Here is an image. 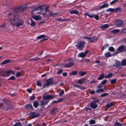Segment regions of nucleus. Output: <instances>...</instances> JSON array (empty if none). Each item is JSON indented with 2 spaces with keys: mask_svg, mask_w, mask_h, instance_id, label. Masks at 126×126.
<instances>
[{
  "mask_svg": "<svg viewBox=\"0 0 126 126\" xmlns=\"http://www.w3.org/2000/svg\"><path fill=\"white\" fill-rule=\"evenodd\" d=\"M49 7L48 6H47L45 8L44 7L39 6L33 9L31 11V14H33L34 12H36L38 14H41L43 15H46L47 14L46 13H43V11L45 10L46 12H47L48 11Z\"/></svg>",
  "mask_w": 126,
  "mask_h": 126,
  "instance_id": "f257e3e1",
  "label": "nucleus"
},
{
  "mask_svg": "<svg viewBox=\"0 0 126 126\" xmlns=\"http://www.w3.org/2000/svg\"><path fill=\"white\" fill-rule=\"evenodd\" d=\"M9 19L11 23L13 25H16V27L21 25L24 23L23 21L19 19L17 16H14L13 18H10Z\"/></svg>",
  "mask_w": 126,
  "mask_h": 126,
  "instance_id": "f03ea898",
  "label": "nucleus"
},
{
  "mask_svg": "<svg viewBox=\"0 0 126 126\" xmlns=\"http://www.w3.org/2000/svg\"><path fill=\"white\" fill-rule=\"evenodd\" d=\"M13 108L9 104H0V108L1 109H3L5 108L6 110H7L9 109H12Z\"/></svg>",
  "mask_w": 126,
  "mask_h": 126,
  "instance_id": "7ed1b4c3",
  "label": "nucleus"
},
{
  "mask_svg": "<svg viewBox=\"0 0 126 126\" xmlns=\"http://www.w3.org/2000/svg\"><path fill=\"white\" fill-rule=\"evenodd\" d=\"M85 43L84 42H82L78 43L76 46L79 50L82 49L84 47Z\"/></svg>",
  "mask_w": 126,
  "mask_h": 126,
  "instance_id": "20e7f679",
  "label": "nucleus"
},
{
  "mask_svg": "<svg viewBox=\"0 0 126 126\" xmlns=\"http://www.w3.org/2000/svg\"><path fill=\"white\" fill-rule=\"evenodd\" d=\"M115 25L117 27H120L123 25V22L119 19L116 20L114 22Z\"/></svg>",
  "mask_w": 126,
  "mask_h": 126,
  "instance_id": "39448f33",
  "label": "nucleus"
},
{
  "mask_svg": "<svg viewBox=\"0 0 126 126\" xmlns=\"http://www.w3.org/2000/svg\"><path fill=\"white\" fill-rule=\"evenodd\" d=\"M117 50L118 51H119V52H116V54L119 52H124L126 51V47L124 46H121L119 47Z\"/></svg>",
  "mask_w": 126,
  "mask_h": 126,
  "instance_id": "423d86ee",
  "label": "nucleus"
},
{
  "mask_svg": "<svg viewBox=\"0 0 126 126\" xmlns=\"http://www.w3.org/2000/svg\"><path fill=\"white\" fill-rule=\"evenodd\" d=\"M46 83L44 85L43 88L48 86L52 83V80L51 79H49L46 80Z\"/></svg>",
  "mask_w": 126,
  "mask_h": 126,
  "instance_id": "0eeeda50",
  "label": "nucleus"
},
{
  "mask_svg": "<svg viewBox=\"0 0 126 126\" xmlns=\"http://www.w3.org/2000/svg\"><path fill=\"white\" fill-rule=\"evenodd\" d=\"M25 9L24 7L22 6L16 7L14 9V11L16 13L20 12Z\"/></svg>",
  "mask_w": 126,
  "mask_h": 126,
  "instance_id": "6e6552de",
  "label": "nucleus"
},
{
  "mask_svg": "<svg viewBox=\"0 0 126 126\" xmlns=\"http://www.w3.org/2000/svg\"><path fill=\"white\" fill-rule=\"evenodd\" d=\"M71 61L69 63L65 64L64 65L65 67H70L74 65L73 60L72 59H70V60Z\"/></svg>",
  "mask_w": 126,
  "mask_h": 126,
  "instance_id": "1a4fd4ad",
  "label": "nucleus"
},
{
  "mask_svg": "<svg viewBox=\"0 0 126 126\" xmlns=\"http://www.w3.org/2000/svg\"><path fill=\"white\" fill-rule=\"evenodd\" d=\"M38 114L34 112H31L30 114V117L32 118H34L38 116Z\"/></svg>",
  "mask_w": 126,
  "mask_h": 126,
  "instance_id": "9d476101",
  "label": "nucleus"
},
{
  "mask_svg": "<svg viewBox=\"0 0 126 126\" xmlns=\"http://www.w3.org/2000/svg\"><path fill=\"white\" fill-rule=\"evenodd\" d=\"M54 97V96H52L51 95H47L43 96V98L45 100L50 99H53Z\"/></svg>",
  "mask_w": 126,
  "mask_h": 126,
  "instance_id": "9b49d317",
  "label": "nucleus"
},
{
  "mask_svg": "<svg viewBox=\"0 0 126 126\" xmlns=\"http://www.w3.org/2000/svg\"><path fill=\"white\" fill-rule=\"evenodd\" d=\"M32 17L34 19L36 20H39L42 19L40 16H35L32 15Z\"/></svg>",
  "mask_w": 126,
  "mask_h": 126,
  "instance_id": "f8f14e48",
  "label": "nucleus"
},
{
  "mask_svg": "<svg viewBox=\"0 0 126 126\" xmlns=\"http://www.w3.org/2000/svg\"><path fill=\"white\" fill-rule=\"evenodd\" d=\"M97 40L96 37H93L92 38L89 37L88 42L90 43H94Z\"/></svg>",
  "mask_w": 126,
  "mask_h": 126,
  "instance_id": "ddd939ff",
  "label": "nucleus"
},
{
  "mask_svg": "<svg viewBox=\"0 0 126 126\" xmlns=\"http://www.w3.org/2000/svg\"><path fill=\"white\" fill-rule=\"evenodd\" d=\"M90 106L93 109L96 108L97 107V105L94 102H92L90 104Z\"/></svg>",
  "mask_w": 126,
  "mask_h": 126,
  "instance_id": "4468645a",
  "label": "nucleus"
},
{
  "mask_svg": "<svg viewBox=\"0 0 126 126\" xmlns=\"http://www.w3.org/2000/svg\"><path fill=\"white\" fill-rule=\"evenodd\" d=\"M57 108H55L53 109L50 111L51 114H54L56 113L57 112Z\"/></svg>",
  "mask_w": 126,
  "mask_h": 126,
  "instance_id": "2eb2a0df",
  "label": "nucleus"
},
{
  "mask_svg": "<svg viewBox=\"0 0 126 126\" xmlns=\"http://www.w3.org/2000/svg\"><path fill=\"white\" fill-rule=\"evenodd\" d=\"M10 60H5L1 63L0 64L1 65H4L5 64L10 63Z\"/></svg>",
  "mask_w": 126,
  "mask_h": 126,
  "instance_id": "dca6fc26",
  "label": "nucleus"
},
{
  "mask_svg": "<svg viewBox=\"0 0 126 126\" xmlns=\"http://www.w3.org/2000/svg\"><path fill=\"white\" fill-rule=\"evenodd\" d=\"M109 27V25L108 24H106L103 25L102 26H100L99 27L102 29H106Z\"/></svg>",
  "mask_w": 126,
  "mask_h": 126,
  "instance_id": "f3484780",
  "label": "nucleus"
},
{
  "mask_svg": "<svg viewBox=\"0 0 126 126\" xmlns=\"http://www.w3.org/2000/svg\"><path fill=\"white\" fill-rule=\"evenodd\" d=\"M120 30L118 29L113 30L111 31V32L113 34H115L120 32Z\"/></svg>",
  "mask_w": 126,
  "mask_h": 126,
  "instance_id": "a211bd4d",
  "label": "nucleus"
},
{
  "mask_svg": "<svg viewBox=\"0 0 126 126\" xmlns=\"http://www.w3.org/2000/svg\"><path fill=\"white\" fill-rule=\"evenodd\" d=\"M10 74L8 71H6L4 72L2 76L4 77H8L9 76Z\"/></svg>",
  "mask_w": 126,
  "mask_h": 126,
  "instance_id": "6ab92c4d",
  "label": "nucleus"
},
{
  "mask_svg": "<svg viewBox=\"0 0 126 126\" xmlns=\"http://www.w3.org/2000/svg\"><path fill=\"white\" fill-rule=\"evenodd\" d=\"M39 101H35L33 103V105L34 107L35 108H37L39 105L38 102Z\"/></svg>",
  "mask_w": 126,
  "mask_h": 126,
  "instance_id": "aec40b11",
  "label": "nucleus"
},
{
  "mask_svg": "<svg viewBox=\"0 0 126 126\" xmlns=\"http://www.w3.org/2000/svg\"><path fill=\"white\" fill-rule=\"evenodd\" d=\"M86 55L83 52H81L79 53L78 55V56L79 57H83Z\"/></svg>",
  "mask_w": 126,
  "mask_h": 126,
  "instance_id": "412c9836",
  "label": "nucleus"
},
{
  "mask_svg": "<svg viewBox=\"0 0 126 126\" xmlns=\"http://www.w3.org/2000/svg\"><path fill=\"white\" fill-rule=\"evenodd\" d=\"M69 13L71 14H75L76 15H78L79 13V12L78 11L76 10H72L70 11Z\"/></svg>",
  "mask_w": 126,
  "mask_h": 126,
  "instance_id": "4be33fe9",
  "label": "nucleus"
},
{
  "mask_svg": "<svg viewBox=\"0 0 126 126\" xmlns=\"http://www.w3.org/2000/svg\"><path fill=\"white\" fill-rule=\"evenodd\" d=\"M85 79H80L79 80L78 82L80 84H83V83L85 82Z\"/></svg>",
  "mask_w": 126,
  "mask_h": 126,
  "instance_id": "5701e85b",
  "label": "nucleus"
},
{
  "mask_svg": "<svg viewBox=\"0 0 126 126\" xmlns=\"http://www.w3.org/2000/svg\"><path fill=\"white\" fill-rule=\"evenodd\" d=\"M31 23L30 25L31 27H34L35 24V22L32 19H30Z\"/></svg>",
  "mask_w": 126,
  "mask_h": 126,
  "instance_id": "b1692460",
  "label": "nucleus"
},
{
  "mask_svg": "<svg viewBox=\"0 0 126 126\" xmlns=\"http://www.w3.org/2000/svg\"><path fill=\"white\" fill-rule=\"evenodd\" d=\"M26 108L27 110H30L32 109L33 107L31 104H28L26 106Z\"/></svg>",
  "mask_w": 126,
  "mask_h": 126,
  "instance_id": "393cba45",
  "label": "nucleus"
},
{
  "mask_svg": "<svg viewBox=\"0 0 126 126\" xmlns=\"http://www.w3.org/2000/svg\"><path fill=\"white\" fill-rule=\"evenodd\" d=\"M108 6V4L107 3H105L102 5L99 8V9H100L101 8H103L105 7H107Z\"/></svg>",
  "mask_w": 126,
  "mask_h": 126,
  "instance_id": "a878e982",
  "label": "nucleus"
},
{
  "mask_svg": "<svg viewBox=\"0 0 126 126\" xmlns=\"http://www.w3.org/2000/svg\"><path fill=\"white\" fill-rule=\"evenodd\" d=\"M40 105H44L45 104L47 103L48 102V101L44 102L43 100H42L40 101Z\"/></svg>",
  "mask_w": 126,
  "mask_h": 126,
  "instance_id": "bb28decb",
  "label": "nucleus"
},
{
  "mask_svg": "<svg viewBox=\"0 0 126 126\" xmlns=\"http://www.w3.org/2000/svg\"><path fill=\"white\" fill-rule=\"evenodd\" d=\"M104 56L106 57H108L111 56V55L110 53L108 52L107 53H105L104 54Z\"/></svg>",
  "mask_w": 126,
  "mask_h": 126,
  "instance_id": "cd10ccee",
  "label": "nucleus"
},
{
  "mask_svg": "<svg viewBox=\"0 0 126 126\" xmlns=\"http://www.w3.org/2000/svg\"><path fill=\"white\" fill-rule=\"evenodd\" d=\"M113 106V103L111 102L110 103L108 104L106 106V107L107 108H109Z\"/></svg>",
  "mask_w": 126,
  "mask_h": 126,
  "instance_id": "c85d7f7f",
  "label": "nucleus"
},
{
  "mask_svg": "<svg viewBox=\"0 0 126 126\" xmlns=\"http://www.w3.org/2000/svg\"><path fill=\"white\" fill-rule=\"evenodd\" d=\"M57 14V13L53 14L52 12H49V14L47 15V16H53V15Z\"/></svg>",
  "mask_w": 126,
  "mask_h": 126,
  "instance_id": "c756f323",
  "label": "nucleus"
},
{
  "mask_svg": "<svg viewBox=\"0 0 126 126\" xmlns=\"http://www.w3.org/2000/svg\"><path fill=\"white\" fill-rule=\"evenodd\" d=\"M85 15H86L88 16L90 18L93 17L94 16V15H93L92 14H89L88 13H85Z\"/></svg>",
  "mask_w": 126,
  "mask_h": 126,
  "instance_id": "7c9ffc66",
  "label": "nucleus"
},
{
  "mask_svg": "<svg viewBox=\"0 0 126 126\" xmlns=\"http://www.w3.org/2000/svg\"><path fill=\"white\" fill-rule=\"evenodd\" d=\"M79 74L80 75V76H83L84 75H85L86 74V71L85 72H82L81 71L79 72Z\"/></svg>",
  "mask_w": 126,
  "mask_h": 126,
  "instance_id": "2f4dec72",
  "label": "nucleus"
},
{
  "mask_svg": "<svg viewBox=\"0 0 126 126\" xmlns=\"http://www.w3.org/2000/svg\"><path fill=\"white\" fill-rule=\"evenodd\" d=\"M118 1V0H113L110 3V5H113L117 2Z\"/></svg>",
  "mask_w": 126,
  "mask_h": 126,
  "instance_id": "473e14b6",
  "label": "nucleus"
},
{
  "mask_svg": "<svg viewBox=\"0 0 126 126\" xmlns=\"http://www.w3.org/2000/svg\"><path fill=\"white\" fill-rule=\"evenodd\" d=\"M46 37V36L44 35H40L37 37V38L40 39L42 38H44Z\"/></svg>",
  "mask_w": 126,
  "mask_h": 126,
  "instance_id": "72a5a7b5",
  "label": "nucleus"
},
{
  "mask_svg": "<svg viewBox=\"0 0 126 126\" xmlns=\"http://www.w3.org/2000/svg\"><path fill=\"white\" fill-rule=\"evenodd\" d=\"M104 77V76L103 74H102L97 79L100 80L102 79Z\"/></svg>",
  "mask_w": 126,
  "mask_h": 126,
  "instance_id": "f704fd0d",
  "label": "nucleus"
},
{
  "mask_svg": "<svg viewBox=\"0 0 126 126\" xmlns=\"http://www.w3.org/2000/svg\"><path fill=\"white\" fill-rule=\"evenodd\" d=\"M122 64L123 65H126V59H124L122 61Z\"/></svg>",
  "mask_w": 126,
  "mask_h": 126,
  "instance_id": "c9c22d12",
  "label": "nucleus"
},
{
  "mask_svg": "<svg viewBox=\"0 0 126 126\" xmlns=\"http://www.w3.org/2000/svg\"><path fill=\"white\" fill-rule=\"evenodd\" d=\"M109 50L110 51L113 52L114 51L115 49L113 47H110L109 48Z\"/></svg>",
  "mask_w": 126,
  "mask_h": 126,
  "instance_id": "e433bc0d",
  "label": "nucleus"
},
{
  "mask_svg": "<svg viewBox=\"0 0 126 126\" xmlns=\"http://www.w3.org/2000/svg\"><path fill=\"white\" fill-rule=\"evenodd\" d=\"M16 79V78L14 76H11L8 79V80H14Z\"/></svg>",
  "mask_w": 126,
  "mask_h": 126,
  "instance_id": "4c0bfd02",
  "label": "nucleus"
},
{
  "mask_svg": "<svg viewBox=\"0 0 126 126\" xmlns=\"http://www.w3.org/2000/svg\"><path fill=\"white\" fill-rule=\"evenodd\" d=\"M22 125L21 123L19 122H17L15 124L13 125L12 126H20Z\"/></svg>",
  "mask_w": 126,
  "mask_h": 126,
  "instance_id": "58836bf2",
  "label": "nucleus"
},
{
  "mask_svg": "<svg viewBox=\"0 0 126 126\" xmlns=\"http://www.w3.org/2000/svg\"><path fill=\"white\" fill-rule=\"evenodd\" d=\"M112 76V74L111 73H110L108 74L107 75L105 76V78H109L111 77Z\"/></svg>",
  "mask_w": 126,
  "mask_h": 126,
  "instance_id": "ea45409f",
  "label": "nucleus"
},
{
  "mask_svg": "<svg viewBox=\"0 0 126 126\" xmlns=\"http://www.w3.org/2000/svg\"><path fill=\"white\" fill-rule=\"evenodd\" d=\"M77 74V72L76 71H73L69 73L71 75H75Z\"/></svg>",
  "mask_w": 126,
  "mask_h": 126,
  "instance_id": "a19ab883",
  "label": "nucleus"
},
{
  "mask_svg": "<svg viewBox=\"0 0 126 126\" xmlns=\"http://www.w3.org/2000/svg\"><path fill=\"white\" fill-rule=\"evenodd\" d=\"M96 91L97 93L102 92L104 91V89H99L96 90Z\"/></svg>",
  "mask_w": 126,
  "mask_h": 126,
  "instance_id": "79ce46f5",
  "label": "nucleus"
},
{
  "mask_svg": "<svg viewBox=\"0 0 126 126\" xmlns=\"http://www.w3.org/2000/svg\"><path fill=\"white\" fill-rule=\"evenodd\" d=\"M64 94V92L63 90H62L61 92L59 94L60 96H62Z\"/></svg>",
  "mask_w": 126,
  "mask_h": 126,
  "instance_id": "37998d69",
  "label": "nucleus"
},
{
  "mask_svg": "<svg viewBox=\"0 0 126 126\" xmlns=\"http://www.w3.org/2000/svg\"><path fill=\"white\" fill-rule=\"evenodd\" d=\"M95 121L93 119L90 120L89 121V123L90 124H95Z\"/></svg>",
  "mask_w": 126,
  "mask_h": 126,
  "instance_id": "c03bdc74",
  "label": "nucleus"
},
{
  "mask_svg": "<svg viewBox=\"0 0 126 126\" xmlns=\"http://www.w3.org/2000/svg\"><path fill=\"white\" fill-rule=\"evenodd\" d=\"M114 12H116L120 10V8H114L113 9Z\"/></svg>",
  "mask_w": 126,
  "mask_h": 126,
  "instance_id": "a18cd8bd",
  "label": "nucleus"
},
{
  "mask_svg": "<svg viewBox=\"0 0 126 126\" xmlns=\"http://www.w3.org/2000/svg\"><path fill=\"white\" fill-rule=\"evenodd\" d=\"M116 79H114L111 80L110 82L111 83L113 84L116 82Z\"/></svg>",
  "mask_w": 126,
  "mask_h": 126,
  "instance_id": "49530a36",
  "label": "nucleus"
},
{
  "mask_svg": "<svg viewBox=\"0 0 126 126\" xmlns=\"http://www.w3.org/2000/svg\"><path fill=\"white\" fill-rule=\"evenodd\" d=\"M113 9L112 8H109L107 10V11L109 12H114Z\"/></svg>",
  "mask_w": 126,
  "mask_h": 126,
  "instance_id": "de8ad7c7",
  "label": "nucleus"
},
{
  "mask_svg": "<svg viewBox=\"0 0 126 126\" xmlns=\"http://www.w3.org/2000/svg\"><path fill=\"white\" fill-rule=\"evenodd\" d=\"M56 19L60 22H62L64 21V20H65V19H63L60 18H59L57 19Z\"/></svg>",
  "mask_w": 126,
  "mask_h": 126,
  "instance_id": "09e8293b",
  "label": "nucleus"
},
{
  "mask_svg": "<svg viewBox=\"0 0 126 126\" xmlns=\"http://www.w3.org/2000/svg\"><path fill=\"white\" fill-rule=\"evenodd\" d=\"M20 72H18L16 74V75L17 77H18L20 76Z\"/></svg>",
  "mask_w": 126,
  "mask_h": 126,
  "instance_id": "8fccbe9b",
  "label": "nucleus"
},
{
  "mask_svg": "<svg viewBox=\"0 0 126 126\" xmlns=\"http://www.w3.org/2000/svg\"><path fill=\"white\" fill-rule=\"evenodd\" d=\"M96 20H98L99 19V16L97 15H94V17Z\"/></svg>",
  "mask_w": 126,
  "mask_h": 126,
  "instance_id": "3c124183",
  "label": "nucleus"
},
{
  "mask_svg": "<svg viewBox=\"0 0 126 126\" xmlns=\"http://www.w3.org/2000/svg\"><path fill=\"white\" fill-rule=\"evenodd\" d=\"M108 95V93H104L100 95L101 97H105L106 96Z\"/></svg>",
  "mask_w": 126,
  "mask_h": 126,
  "instance_id": "603ef678",
  "label": "nucleus"
},
{
  "mask_svg": "<svg viewBox=\"0 0 126 126\" xmlns=\"http://www.w3.org/2000/svg\"><path fill=\"white\" fill-rule=\"evenodd\" d=\"M35 99V97L33 95H32L30 97V99L31 101L33 100L34 99Z\"/></svg>",
  "mask_w": 126,
  "mask_h": 126,
  "instance_id": "864d4df0",
  "label": "nucleus"
},
{
  "mask_svg": "<svg viewBox=\"0 0 126 126\" xmlns=\"http://www.w3.org/2000/svg\"><path fill=\"white\" fill-rule=\"evenodd\" d=\"M37 86L41 87L42 86V85L40 82L38 81L37 82Z\"/></svg>",
  "mask_w": 126,
  "mask_h": 126,
  "instance_id": "5fc2aeb1",
  "label": "nucleus"
},
{
  "mask_svg": "<svg viewBox=\"0 0 126 126\" xmlns=\"http://www.w3.org/2000/svg\"><path fill=\"white\" fill-rule=\"evenodd\" d=\"M115 126H122V125L118 123H116L115 124Z\"/></svg>",
  "mask_w": 126,
  "mask_h": 126,
  "instance_id": "6e6d98bb",
  "label": "nucleus"
},
{
  "mask_svg": "<svg viewBox=\"0 0 126 126\" xmlns=\"http://www.w3.org/2000/svg\"><path fill=\"white\" fill-rule=\"evenodd\" d=\"M63 72V70L62 69H60L57 72V73L58 74H61L62 72Z\"/></svg>",
  "mask_w": 126,
  "mask_h": 126,
  "instance_id": "4d7b16f0",
  "label": "nucleus"
},
{
  "mask_svg": "<svg viewBox=\"0 0 126 126\" xmlns=\"http://www.w3.org/2000/svg\"><path fill=\"white\" fill-rule=\"evenodd\" d=\"M121 32L122 33H126V28L125 29H124L122 30Z\"/></svg>",
  "mask_w": 126,
  "mask_h": 126,
  "instance_id": "13d9d810",
  "label": "nucleus"
},
{
  "mask_svg": "<svg viewBox=\"0 0 126 126\" xmlns=\"http://www.w3.org/2000/svg\"><path fill=\"white\" fill-rule=\"evenodd\" d=\"M106 82L107 80H104L102 81L101 83L102 84L104 85Z\"/></svg>",
  "mask_w": 126,
  "mask_h": 126,
  "instance_id": "bf43d9fd",
  "label": "nucleus"
},
{
  "mask_svg": "<svg viewBox=\"0 0 126 126\" xmlns=\"http://www.w3.org/2000/svg\"><path fill=\"white\" fill-rule=\"evenodd\" d=\"M99 99H95L94 102H94L95 103H98L99 102Z\"/></svg>",
  "mask_w": 126,
  "mask_h": 126,
  "instance_id": "052dcab7",
  "label": "nucleus"
},
{
  "mask_svg": "<svg viewBox=\"0 0 126 126\" xmlns=\"http://www.w3.org/2000/svg\"><path fill=\"white\" fill-rule=\"evenodd\" d=\"M14 16L13 13H11L9 14L8 15V17L11 16Z\"/></svg>",
  "mask_w": 126,
  "mask_h": 126,
  "instance_id": "680f3d73",
  "label": "nucleus"
},
{
  "mask_svg": "<svg viewBox=\"0 0 126 126\" xmlns=\"http://www.w3.org/2000/svg\"><path fill=\"white\" fill-rule=\"evenodd\" d=\"M8 71L10 74V73H12L13 74H14L15 73V71H13L11 70H9Z\"/></svg>",
  "mask_w": 126,
  "mask_h": 126,
  "instance_id": "e2e57ef3",
  "label": "nucleus"
},
{
  "mask_svg": "<svg viewBox=\"0 0 126 126\" xmlns=\"http://www.w3.org/2000/svg\"><path fill=\"white\" fill-rule=\"evenodd\" d=\"M32 89L30 88L27 89V91L29 93H31L32 91Z\"/></svg>",
  "mask_w": 126,
  "mask_h": 126,
  "instance_id": "0e129e2a",
  "label": "nucleus"
},
{
  "mask_svg": "<svg viewBox=\"0 0 126 126\" xmlns=\"http://www.w3.org/2000/svg\"><path fill=\"white\" fill-rule=\"evenodd\" d=\"M6 26V24L5 23H3L1 25V27L2 28H4Z\"/></svg>",
  "mask_w": 126,
  "mask_h": 126,
  "instance_id": "69168bd1",
  "label": "nucleus"
},
{
  "mask_svg": "<svg viewBox=\"0 0 126 126\" xmlns=\"http://www.w3.org/2000/svg\"><path fill=\"white\" fill-rule=\"evenodd\" d=\"M83 38L84 39H86L88 41L89 40V37H87V36H84L83 37Z\"/></svg>",
  "mask_w": 126,
  "mask_h": 126,
  "instance_id": "338daca9",
  "label": "nucleus"
},
{
  "mask_svg": "<svg viewBox=\"0 0 126 126\" xmlns=\"http://www.w3.org/2000/svg\"><path fill=\"white\" fill-rule=\"evenodd\" d=\"M107 47V45H106L105 46H104L101 49L102 50H103L104 49H105Z\"/></svg>",
  "mask_w": 126,
  "mask_h": 126,
  "instance_id": "774afa93",
  "label": "nucleus"
}]
</instances>
